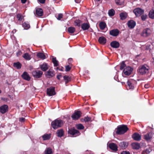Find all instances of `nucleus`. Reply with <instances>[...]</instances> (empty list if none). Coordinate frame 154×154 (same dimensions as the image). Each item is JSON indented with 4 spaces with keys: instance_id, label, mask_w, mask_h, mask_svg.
<instances>
[{
    "instance_id": "1",
    "label": "nucleus",
    "mask_w": 154,
    "mask_h": 154,
    "mask_svg": "<svg viewBox=\"0 0 154 154\" xmlns=\"http://www.w3.org/2000/svg\"><path fill=\"white\" fill-rule=\"evenodd\" d=\"M128 128L126 125H122L119 126L117 128L116 133L118 134H122L125 133Z\"/></svg>"
},
{
    "instance_id": "2",
    "label": "nucleus",
    "mask_w": 154,
    "mask_h": 154,
    "mask_svg": "<svg viewBox=\"0 0 154 154\" xmlns=\"http://www.w3.org/2000/svg\"><path fill=\"white\" fill-rule=\"evenodd\" d=\"M63 122L62 120L55 119L52 122L51 125L52 128L54 129L61 127L63 125Z\"/></svg>"
},
{
    "instance_id": "3",
    "label": "nucleus",
    "mask_w": 154,
    "mask_h": 154,
    "mask_svg": "<svg viewBox=\"0 0 154 154\" xmlns=\"http://www.w3.org/2000/svg\"><path fill=\"white\" fill-rule=\"evenodd\" d=\"M149 68L146 65L141 66L139 68L138 72L141 75H143L148 73Z\"/></svg>"
},
{
    "instance_id": "4",
    "label": "nucleus",
    "mask_w": 154,
    "mask_h": 154,
    "mask_svg": "<svg viewBox=\"0 0 154 154\" xmlns=\"http://www.w3.org/2000/svg\"><path fill=\"white\" fill-rule=\"evenodd\" d=\"M152 30L149 28H146L143 29L140 33L141 35L144 37L149 36L152 33Z\"/></svg>"
},
{
    "instance_id": "5",
    "label": "nucleus",
    "mask_w": 154,
    "mask_h": 154,
    "mask_svg": "<svg viewBox=\"0 0 154 154\" xmlns=\"http://www.w3.org/2000/svg\"><path fill=\"white\" fill-rule=\"evenodd\" d=\"M68 133L72 135L74 137H76L80 134L79 131L74 128H71L69 129Z\"/></svg>"
},
{
    "instance_id": "6",
    "label": "nucleus",
    "mask_w": 154,
    "mask_h": 154,
    "mask_svg": "<svg viewBox=\"0 0 154 154\" xmlns=\"http://www.w3.org/2000/svg\"><path fill=\"white\" fill-rule=\"evenodd\" d=\"M42 74V72L40 70H35L32 72V75L35 78H41Z\"/></svg>"
},
{
    "instance_id": "7",
    "label": "nucleus",
    "mask_w": 154,
    "mask_h": 154,
    "mask_svg": "<svg viewBox=\"0 0 154 154\" xmlns=\"http://www.w3.org/2000/svg\"><path fill=\"white\" fill-rule=\"evenodd\" d=\"M144 11L140 8H137L134 9L133 12L136 16H140L144 13Z\"/></svg>"
},
{
    "instance_id": "8",
    "label": "nucleus",
    "mask_w": 154,
    "mask_h": 154,
    "mask_svg": "<svg viewBox=\"0 0 154 154\" xmlns=\"http://www.w3.org/2000/svg\"><path fill=\"white\" fill-rule=\"evenodd\" d=\"M81 113L79 111H75L74 113L72 115V118L74 120H77L81 116Z\"/></svg>"
},
{
    "instance_id": "9",
    "label": "nucleus",
    "mask_w": 154,
    "mask_h": 154,
    "mask_svg": "<svg viewBox=\"0 0 154 154\" xmlns=\"http://www.w3.org/2000/svg\"><path fill=\"white\" fill-rule=\"evenodd\" d=\"M133 70V69L131 67H127L124 69L123 72L125 75H129L131 73Z\"/></svg>"
},
{
    "instance_id": "10",
    "label": "nucleus",
    "mask_w": 154,
    "mask_h": 154,
    "mask_svg": "<svg viewBox=\"0 0 154 154\" xmlns=\"http://www.w3.org/2000/svg\"><path fill=\"white\" fill-rule=\"evenodd\" d=\"M47 94L49 96H51L55 94L54 88L51 87L47 89Z\"/></svg>"
},
{
    "instance_id": "11",
    "label": "nucleus",
    "mask_w": 154,
    "mask_h": 154,
    "mask_svg": "<svg viewBox=\"0 0 154 154\" xmlns=\"http://www.w3.org/2000/svg\"><path fill=\"white\" fill-rule=\"evenodd\" d=\"M119 31L117 29H114L110 31V34L113 36H117L119 33Z\"/></svg>"
},
{
    "instance_id": "12",
    "label": "nucleus",
    "mask_w": 154,
    "mask_h": 154,
    "mask_svg": "<svg viewBox=\"0 0 154 154\" xmlns=\"http://www.w3.org/2000/svg\"><path fill=\"white\" fill-rule=\"evenodd\" d=\"M128 27L131 29L134 28L136 25V23L133 20L129 21L127 23Z\"/></svg>"
},
{
    "instance_id": "13",
    "label": "nucleus",
    "mask_w": 154,
    "mask_h": 154,
    "mask_svg": "<svg viewBox=\"0 0 154 154\" xmlns=\"http://www.w3.org/2000/svg\"><path fill=\"white\" fill-rule=\"evenodd\" d=\"M132 138L135 140L139 141L141 140V135L137 133H134L132 136Z\"/></svg>"
},
{
    "instance_id": "14",
    "label": "nucleus",
    "mask_w": 154,
    "mask_h": 154,
    "mask_svg": "<svg viewBox=\"0 0 154 154\" xmlns=\"http://www.w3.org/2000/svg\"><path fill=\"white\" fill-rule=\"evenodd\" d=\"M8 109V106L6 105H4L1 106L0 108V111L2 113L6 112Z\"/></svg>"
},
{
    "instance_id": "15",
    "label": "nucleus",
    "mask_w": 154,
    "mask_h": 154,
    "mask_svg": "<svg viewBox=\"0 0 154 154\" xmlns=\"http://www.w3.org/2000/svg\"><path fill=\"white\" fill-rule=\"evenodd\" d=\"M153 134L152 133L149 132L144 135V138L146 140H150L152 137Z\"/></svg>"
},
{
    "instance_id": "16",
    "label": "nucleus",
    "mask_w": 154,
    "mask_h": 154,
    "mask_svg": "<svg viewBox=\"0 0 154 154\" xmlns=\"http://www.w3.org/2000/svg\"><path fill=\"white\" fill-rule=\"evenodd\" d=\"M46 75L49 78L53 77L54 75V70L52 69H49L46 72Z\"/></svg>"
},
{
    "instance_id": "17",
    "label": "nucleus",
    "mask_w": 154,
    "mask_h": 154,
    "mask_svg": "<svg viewBox=\"0 0 154 154\" xmlns=\"http://www.w3.org/2000/svg\"><path fill=\"white\" fill-rule=\"evenodd\" d=\"M22 76L23 79L27 81H29L30 79V77L26 72H24Z\"/></svg>"
},
{
    "instance_id": "18",
    "label": "nucleus",
    "mask_w": 154,
    "mask_h": 154,
    "mask_svg": "<svg viewBox=\"0 0 154 154\" xmlns=\"http://www.w3.org/2000/svg\"><path fill=\"white\" fill-rule=\"evenodd\" d=\"M110 45L113 48H117L119 46V44L117 42L114 41L110 43Z\"/></svg>"
},
{
    "instance_id": "19",
    "label": "nucleus",
    "mask_w": 154,
    "mask_h": 154,
    "mask_svg": "<svg viewBox=\"0 0 154 154\" xmlns=\"http://www.w3.org/2000/svg\"><path fill=\"white\" fill-rule=\"evenodd\" d=\"M41 69L44 71H46L48 68V66L47 64L45 63H43L40 66Z\"/></svg>"
},
{
    "instance_id": "20",
    "label": "nucleus",
    "mask_w": 154,
    "mask_h": 154,
    "mask_svg": "<svg viewBox=\"0 0 154 154\" xmlns=\"http://www.w3.org/2000/svg\"><path fill=\"white\" fill-rule=\"evenodd\" d=\"M131 146L132 148L134 149H139L140 147V144L138 143H134L131 144Z\"/></svg>"
},
{
    "instance_id": "21",
    "label": "nucleus",
    "mask_w": 154,
    "mask_h": 154,
    "mask_svg": "<svg viewBox=\"0 0 154 154\" xmlns=\"http://www.w3.org/2000/svg\"><path fill=\"white\" fill-rule=\"evenodd\" d=\"M109 147L113 150L116 151L117 150V147L116 144L114 143H110L109 145Z\"/></svg>"
},
{
    "instance_id": "22",
    "label": "nucleus",
    "mask_w": 154,
    "mask_h": 154,
    "mask_svg": "<svg viewBox=\"0 0 154 154\" xmlns=\"http://www.w3.org/2000/svg\"><path fill=\"white\" fill-rule=\"evenodd\" d=\"M106 39L103 37H101L99 38L98 41L100 44H104L106 42Z\"/></svg>"
},
{
    "instance_id": "23",
    "label": "nucleus",
    "mask_w": 154,
    "mask_h": 154,
    "mask_svg": "<svg viewBox=\"0 0 154 154\" xmlns=\"http://www.w3.org/2000/svg\"><path fill=\"white\" fill-rule=\"evenodd\" d=\"M132 81V80H129L127 82L128 86L129 89H133L134 88V87Z\"/></svg>"
},
{
    "instance_id": "24",
    "label": "nucleus",
    "mask_w": 154,
    "mask_h": 154,
    "mask_svg": "<svg viewBox=\"0 0 154 154\" xmlns=\"http://www.w3.org/2000/svg\"><path fill=\"white\" fill-rule=\"evenodd\" d=\"M119 145L122 148H125L127 146L128 143L125 142H121L119 143Z\"/></svg>"
},
{
    "instance_id": "25",
    "label": "nucleus",
    "mask_w": 154,
    "mask_h": 154,
    "mask_svg": "<svg viewBox=\"0 0 154 154\" xmlns=\"http://www.w3.org/2000/svg\"><path fill=\"white\" fill-rule=\"evenodd\" d=\"M37 56L38 57L42 60H44L46 58L45 55L43 53L41 52L38 53L37 54Z\"/></svg>"
},
{
    "instance_id": "26",
    "label": "nucleus",
    "mask_w": 154,
    "mask_h": 154,
    "mask_svg": "<svg viewBox=\"0 0 154 154\" xmlns=\"http://www.w3.org/2000/svg\"><path fill=\"white\" fill-rule=\"evenodd\" d=\"M36 14L39 16H41L43 15V10L41 8H38L36 10Z\"/></svg>"
},
{
    "instance_id": "27",
    "label": "nucleus",
    "mask_w": 154,
    "mask_h": 154,
    "mask_svg": "<svg viewBox=\"0 0 154 154\" xmlns=\"http://www.w3.org/2000/svg\"><path fill=\"white\" fill-rule=\"evenodd\" d=\"M89 27V25L88 23H84L82 25V28L84 30L88 29Z\"/></svg>"
},
{
    "instance_id": "28",
    "label": "nucleus",
    "mask_w": 154,
    "mask_h": 154,
    "mask_svg": "<svg viewBox=\"0 0 154 154\" xmlns=\"http://www.w3.org/2000/svg\"><path fill=\"white\" fill-rule=\"evenodd\" d=\"M120 18L122 20L126 19L127 17V13L125 12H122L119 15Z\"/></svg>"
},
{
    "instance_id": "29",
    "label": "nucleus",
    "mask_w": 154,
    "mask_h": 154,
    "mask_svg": "<svg viewBox=\"0 0 154 154\" xmlns=\"http://www.w3.org/2000/svg\"><path fill=\"white\" fill-rule=\"evenodd\" d=\"M116 4L119 5H123L124 4V0H115Z\"/></svg>"
},
{
    "instance_id": "30",
    "label": "nucleus",
    "mask_w": 154,
    "mask_h": 154,
    "mask_svg": "<svg viewBox=\"0 0 154 154\" xmlns=\"http://www.w3.org/2000/svg\"><path fill=\"white\" fill-rule=\"evenodd\" d=\"M149 17L152 19H154V10H150L149 13Z\"/></svg>"
},
{
    "instance_id": "31",
    "label": "nucleus",
    "mask_w": 154,
    "mask_h": 154,
    "mask_svg": "<svg viewBox=\"0 0 154 154\" xmlns=\"http://www.w3.org/2000/svg\"><path fill=\"white\" fill-rule=\"evenodd\" d=\"M106 24L104 22H101L99 23V26L102 30L104 29L106 27Z\"/></svg>"
},
{
    "instance_id": "32",
    "label": "nucleus",
    "mask_w": 154,
    "mask_h": 154,
    "mask_svg": "<svg viewBox=\"0 0 154 154\" xmlns=\"http://www.w3.org/2000/svg\"><path fill=\"white\" fill-rule=\"evenodd\" d=\"M23 57L26 60H29L31 59L30 56L27 53L24 54Z\"/></svg>"
},
{
    "instance_id": "33",
    "label": "nucleus",
    "mask_w": 154,
    "mask_h": 154,
    "mask_svg": "<svg viewBox=\"0 0 154 154\" xmlns=\"http://www.w3.org/2000/svg\"><path fill=\"white\" fill-rule=\"evenodd\" d=\"M57 136L58 137H61L63 135L64 131L63 129H61L57 131Z\"/></svg>"
},
{
    "instance_id": "34",
    "label": "nucleus",
    "mask_w": 154,
    "mask_h": 154,
    "mask_svg": "<svg viewBox=\"0 0 154 154\" xmlns=\"http://www.w3.org/2000/svg\"><path fill=\"white\" fill-rule=\"evenodd\" d=\"M23 26L25 29H27L30 27V26L28 22H25L23 23Z\"/></svg>"
},
{
    "instance_id": "35",
    "label": "nucleus",
    "mask_w": 154,
    "mask_h": 154,
    "mask_svg": "<svg viewBox=\"0 0 154 154\" xmlns=\"http://www.w3.org/2000/svg\"><path fill=\"white\" fill-rule=\"evenodd\" d=\"M44 154H52V152L51 149L50 147L47 148L45 151Z\"/></svg>"
},
{
    "instance_id": "36",
    "label": "nucleus",
    "mask_w": 154,
    "mask_h": 154,
    "mask_svg": "<svg viewBox=\"0 0 154 154\" xmlns=\"http://www.w3.org/2000/svg\"><path fill=\"white\" fill-rule=\"evenodd\" d=\"M14 67H16L17 69H20L21 67V64L19 62L14 63Z\"/></svg>"
},
{
    "instance_id": "37",
    "label": "nucleus",
    "mask_w": 154,
    "mask_h": 154,
    "mask_svg": "<svg viewBox=\"0 0 154 154\" xmlns=\"http://www.w3.org/2000/svg\"><path fill=\"white\" fill-rule=\"evenodd\" d=\"M68 30L69 33H73L75 32V29L74 27H70L68 28Z\"/></svg>"
},
{
    "instance_id": "38",
    "label": "nucleus",
    "mask_w": 154,
    "mask_h": 154,
    "mask_svg": "<svg viewBox=\"0 0 154 154\" xmlns=\"http://www.w3.org/2000/svg\"><path fill=\"white\" fill-rule=\"evenodd\" d=\"M115 14V11L113 9H111L109 11L108 14L110 16H113Z\"/></svg>"
},
{
    "instance_id": "39",
    "label": "nucleus",
    "mask_w": 154,
    "mask_h": 154,
    "mask_svg": "<svg viewBox=\"0 0 154 154\" xmlns=\"http://www.w3.org/2000/svg\"><path fill=\"white\" fill-rule=\"evenodd\" d=\"M42 138L44 140H48L50 138V135L48 134H44L42 136Z\"/></svg>"
},
{
    "instance_id": "40",
    "label": "nucleus",
    "mask_w": 154,
    "mask_h": 154,
    "mask_svg": "<svg viewBox=\"0 0 154 154\" xmlns=\"http://www.w3.org/2000/svg\"><path fill=\"white\" fill-rule=\"evenodd\" d=\"M52 62L54 66H57L58 65V61L56 60V58H52Z\"/></svg>"
},
{
    "instance_id": "41",
    "label": "nucleus",
    "mask_w": 154,
    "mask_h": 154,
    "mask_svg": "<svg viewBox=\"0 0 154 154\" xmlns=\"http://www.w3.org/2000/svg\"><path fill=\"white\" fill-rule=\"evenodd\" d=\"M76 126L77 129L80 130L83 129L84 128L83 125L80 124L76 125Z\"/></svg>"
},
{
    "instance_id": "42",
    "label": "nucleus",
    "mask_w": 154,
    "mask_h": 154,
    "mask_svg": "<svg viewBox=\"0 0 154 154\" xmlns=\"http://www.w3.org/2000/svg\"><path fill=\"white\" fill-rule=\"evenodd\" d=\"M17 17L18 20L20 21L22 20L23 17L20 14H17Z\"/></svg>"
},
{
    "instance_id": "43",
    "label": "nucleus",
    "mask_w": 154,
    "mask_h": 154,
    "mask_svg": "<svg viewBox=\"0 0 154 154\" xmlns=\"http://www.w3.org/2000/svg\"><path fill=\"white\" fill-rule=\"evenodd\" d=\"M81 21L79 20H76L75 21V25L79 26L80 25Z\"/></svg>"
},
{
    "instance_id": "44",
    "label": "nucleus",
    "mask_w": 154,
    "mask_h": 154,
    "mask_svg": "<svg viewBox=\"0 0 154 154\" xmlns=\"http://www.w3.org/2000/svg\"><path fill=\"white\" fill-rule=\"evenodd\" d=\"M65 81V83H67L69 80V77L66 75H65L63 77Z\"/></svg>"
},
{
    "instance_id": "45",
    "label": "nucleus",
    "mask_w": 154,
    "mask_h": 154,
    "mask_svg": "<svg viewBox=\"0 0 154 154\" xmlns=\"http://www.w3.org/2000/svg\"><path fill=\"white\" fill-rule=\"evenodd\" d=\"M126 66V65L124 61H122L120 67V69L122 70Z\"/></svg>"
},
{
    "instance_id": "46",
    "label": "nucleus",
    "mask_w": 154,
    "mask_h": 154,
    "mask_svg": "<svg viewBox=\"0 0 154 154\" xmlns=\"http://www.w3.org/2000/svg\"><path fill=\"white\" fill-rule=\"evenodd\" d=\"M63 14H58L57 16L56 17L57 19L58 20H60L63 17Z\"/></svg>"
},
{
    "instance_id": "47",
    "label": "nucleus",
    "mask_w": 154,
    "mask_h": 154,
    "mask_svg": "<svg viewBox=\"0 0 154 154\" xmlns=\"http://www.w3.org/2000/svg\"><path fill=\"white\" fill-rule=\"evenodd\" d=\"M91 118L89 117H85L84 119V121L85 122H88L90 121L91 120Z\"/></svg>"
},
{
    "instance_id": "48",
    "label": "nucleus",
    "mask_w": 154,
    "mask_h": 154,
    "mask_svg": "<svg viewBox=\"0 0 154 154\" xmlns=\"http://www.w3.org/2000/svg\"><path fill=\"white\" fill-rule=\"evenodd\" d=\"M147 17V16L146 14H143L141 16V18L142 20L144 21L146 20Z\"/></svg>"
},
{
    "instance_id": "49",
    "label": "nucleus",
    "mask_w": 154,
    "mask_h": 154,
    "mask_svg": "<svg viewBox=\"0 0 154 154\" xmlns=\"http://www.w3.org/2000/svg\"><path fill=\"white\" fill-rule=\"evenodd\" d=\"M22 54V52L20 50H19L16 53V55L17 57L20 56Z\"/></svg>"
},
{
    "instance_id": "50",
    "label": "nucleus",
    "mask_w": 154,
    "mask_h": 154,
    "mask_svg": "<svg viewBox=\"0 0 154 154\" xmlns=\"http://www.w3.org/2000/svg\"><path fill=\"white\" fill-rule=\"evenodd\" d=\"M65 68H66L65 70L66 71H69L70 70L71 68V67L70 66H69V65L66 66H65Z\"/></svg>"
},
{
    "instance_id": "51",
    "label": "nucleus",
    "mask_w": 154,
    "mask_h": 154,
    "mask_svg": "<svg viewBox=\"0 0 154 154\" xmlns=\"http://www.w3.org/2000/svg\"><path fill=\"white\" fill-rule=\"evenodd\" d=\"M25 119L23 117L20 118L19 119L20 121L21 122H24L25 121Z\"/></svg>"
},
{
    "instance_id": "52",
    "label": "nucleus",
    "mask_w": 154,
    "mask_h": 154,
    "mask_svg": "<svg viewBox=\"0 0 154 154\" xmlns=\"http://www.w3.org/2000/svg\"><path fill=\"white\" fill-rule=\"evenodd\" d=\"M121 154H130V153L128 152L125 151L122 152Z\"/></svg>"
},
{
    "instance_id": "53",
    "label": "nucleus",
    "mask_w": 154,
    "mask_h": 154,
    "mask_svg": "<svg viewBox=\"0 0 154 154\" xmlns=\"http://www.w3.org/2000/svg\"><path fill=\"white\" fill-rule=\"evenodd\" d=\"M151 150L149 149H146L145 151V152L146 154H148L150 152Z\"/></svg>"
},
{
    "instance_id": "54",
    "label": "nucleus",
    "mask_w": 154,
    "mask_h": 154,
    "mask_svg": "<svg viewBox=\"0 0 154 154\" xmlns=\"http://www.w3.org/2000/svg\"><path fill=\"white\" fill-rule=\"evenodd\" d=\"M39 2L43 4L45 2V0H38Z\"/></svg>"
},
{
    "instance_id": "55",
    "label": "nucleus",
    "mask_w": 154,
    "mask_h": 154,
    "mask_svg": "<svg viewBox=\"0 0 154 154\" xmlns=\"http://www.w3.org/2000/svg\"><path fill=\"white\" fill-rule=\"evenodd\" d=\"M61 77L62 76L61 75H57V78L58 79L60 80Z\"/></svg>"
},
{
    "instance_id": "56",
    "label": "nucleus",
    "mask_w": 154,
    "mask_h": 154,
    "mask_svg": "<svg viewBox=\"0 0 154 154\" xmlns=\"http://www.w3.org/2000/svg\"><path fill=\"white\" fill-rule=\"evenodd\" d=\"M149 85L148 84L145 85L144 86L145 88H148L149 87Z\"/></svg>"
},
{
    "instance_id": "57",
    "label": "nucleus",
    "mask_w": 154,
    "mask_h": 154,
    "mask_svg": "<svg viewBox=\"0 0 154 154\" xmlns=\"http://www.w3.org/2000/svg\"><path fill=\"white\" fill-rule=\"evenodd\" d=\"M21 2L23 3H25L26 1V0H21Z\"/></svg>"
},
{
    "instance_id": "58",
    "label": "nucleus",
    "mask_w": 154,
    "mask_h": 154,
    "mask_svg": "<svg viewBox=\"0 0 154 154\" xmlns=\"http://www.w3.org/2000/svg\"><path fill=\"white\" fill-rule=\"evenodd\" d=\"M72 58H69L68 60V62H71L72 61Z\"/></svg>"
},
{
    "instance_id": "59",
    "label": "nucleus",
    "mask_w": 154,
    "mask_h": 154,
    "mask_svg": "<svg viewBox=\"0 0 154 154\" xmlns=\"http://www.w3.org/2000/svg\"><path fill=\"white\" fill-rule=\"evenodd\" d=\"M12 32H16V30H14L13 31H12Z\"/></svg>"
},
{
    "instance_id": "60",
    "label": "nucleus",
    "mask_w": 154,
    "mask_h": 154,
    "mask_svg": "<svg viewBox=\"0 0 154 154\" xmlns=\"http://www.w3.org/2000/svg\"><path fill=\"white\" fill-rule=\"evenodd\" d=\"M1 93V91L0 90V93Z\"/></svg>"
},
{
    "instance_id": "61",
    "label": "nucleus",
    "mask_w": 154,
    "mask_h": 154,
    "mask_svg": "<svg viewBox=\"0 0 154 154\" xmlns=\"http://www.w3.org/2000/svg\"><path fill=\"white\" fill-rule=\"evenodd\" d=\"M75 1H76V0H75Z\"/></svg>"
}]
</instances>
